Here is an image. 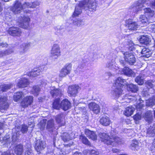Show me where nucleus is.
<instances>
[{"instance_id":"48","label":"nucleus","mask_w":155,"mask_h":155,"mask_svg":"<svg viewBox=\"0 0 155 155\" xmlns=\"http://www.w3.org/2000/svg\"><path fill=\"white\" fill-rule=\"evenodd\" d=\"M62 138L64 142H67L71 140L69 134L67 133H64Z\"/></svg>"},{"instance_id":"19","label":"nucleus","mask_w":155,"mask_h":155,"mask_svg":"<svg viewBox=\"0 0 155 155\" xmlns=\"http://www.w3.org/2000/svg\"><path fill=\"white\" fill-rule=\"evenodd\" d=\"M71 104L67 99L63 100L61 103V108L64 111H66L71 108Z\"/></svg>"},{"instance_id":"30","label":"nucleus","mask_w":155,"mask_h":155,"mask_svg":"<svg viewBox=\"0 0 155 155\" xmlns=\"http://www.w3.org/2000/svg\"><path fill=\"white\" fill-rule=\"evenodd\" d=\"M81 2H80L79 4L75 7L73 15V17L78 16L81 13L82 9L81 8L83 7V6H81L80 5ZM83 7H84L83 6Z\"/></svg>"},{"instance_id":"4","label":"nucleus","mask_w":155,"mask_h":155,"mask_svg":"<svg viewBox=\"0 0 155 155\" xmlns=\"http://www.w3.org/2000/svg\"><path fill=\"white\" fill-rule=\"evenodd\" d=\"M80 5L81 6H84L85 8H87L91 11H95L96 10V3L91 0H84L81 2Z\"/></svg>"},{"instance_id":"51","label":"nucleus","mask_w":155,"mask_h":155,"mask_svg":"<svg viewBox=\"0 0 155 155\" xmlns=\"http://www.w3.org/2000/svg\"><path fill=\"white\" fill-rule=\"evenodd\" d=\"M30 4V8H33L38 6L40 4V2L38 1H35L33 2H31Z\"/></svg>"},{"instance_id":"28","label":"nucleus","mask_w":155,"mask_h":155,"mask_svg":"<svg viewBox=\"0 0 155 155\" xmlns=\"http://www.w3.org/2000/svg\"><path fill=\"white\" fill-rule=\"evenodd\" d=\"M141 53L142 56L146 58H149L151 55L152 52L149 49L144 48L142 49Z\"/></svg>"},{"instance_id":"16","label":"nucleus","mask_w":155,"mask_h":155,"mask_svg":"<svg viewBox=\"0 0 155 155\" xmlns=\"http://www.w3.org/2000/svg\"><path fill=\"white\" fill-rule=\"evenodd\" d=\"M88 107L90 110L96 114H98L100 112V108L98 105L94 102H91L88 104Z\"/></svg>"},{"instance_id":"10","label":"nucleus","mask_w":155,"mask_h":155,"mask_svg":"<svg viewBox=\"0 0 155 155\" xmlns=\"http://www.w3.org/2000/svg\"><path fill=\"white\" fill-rule=\"evenodd\" d=\"M126 26L130 30H134L138 28V25L135 22L133 21L131 19H129L126 21Z\"/></svg>"},{"instance_id":"20","label":"nucleus","mask_w":155,"mask_h":155,"mask_svg":"<svg viewBox=\"0 0 155 155\" xmlns=\"http://www.w3.org/2000/svg\"><path fill=\"white\" fill-rule=\"evenodd\" d=\"M64 116L63 114H60L57 116L56 120L59 126L64 125L65 124Z\"/></svg>"},{"instance_id":"32","label":"nucleus","mask_w":155,"mask_h":155,"mask_svg":"<svg viewBox=\"0 0 155 155\" xmlns=\"http://www.w3.org/2000/svg\"><path fill=\"white\" fill-rule=\"evenodd\" d=\"M24 96V95L21 92H17L15 93L13 95L14 100L16 102L18 101Z\"/></svg>"},{"instance_id":"14","label":"nucleus","mask_w":155,"mask_h":155,"mask_svg":"<svg viewBox=\"0 0 155 155\" xmlns=\"http://www.w3.org/2000/svg\"><path fill=\"white\" fill-rule=\"evenodd\" d=\"M46 147L45 143L43 141L38 140L36 141L35 148L37 152H40Z\"/></svg>"},{"instance_id":"15","label":"nucleus","mask_w":155,"mask_h":155,"mask_svg":"<svg viewBox=\"0 0 155 155\" xmlns=\"http://www.w3.org/2000/svg\"><path fill=\"white\" fill-rule=\"evenodd\" d=\"M29 84V82L27 78H22L19 80L17 86L19 88H22L26 87Z\"/></svg>"},{"instance_id":"8","label":"nucleus","mask_w":155,"mask_h":155,"mask_svg":"<svg viewBox=\"0 0 155 155\" xmlns=\"http://www.w3.org/2000/svg\"><path fill=\"white\" fill-rule=\"evenodd\" d=\"M124 58L126 61L130 65L133 64L136 62V58L133 54L128 52L124 53Z\"/></svg>"},{"instance_id":"60","label":"nucleus","mask_w":155,"mask_h":155,"mask_svg":"<svg viewBox=\"0 0 155 155\" xmlns=\"http://www.w3.org/2000/svg\"><path fill=\"white\" fill-rule=\"evenodd\" d=\"M99 152L95 150H91V155H99Z\"/></svg>"},{"instance_id":"3","label":"nucleus","mask_w":155,"mask_h":155,"mask_svg":"<svg viewBox=\"0 0 155 155\" xmlns=\"http://www.w3.org/2000/svg\"><path fill=\"white\" fill-rule=\"evenodd\" d=\"M146 0H139L134 3L130 7V11L132 13L137 14L139 12L141 11L144 7V4Z\"/></svg>"},{"instance_id":"11","label":"nucleus","mask_w":155,"mask_h":155,"mask_svg":"<svg viewBox=\"0 0 155 155\" xmlns=\"http://www.w3.org/2000/svg\"><path fill=\"white\" fill-rule=\"evenodd\" d=\"M33 98L32 96H28L25 97L22 100L21 103V106L24 107H27L31 105L32 103Z\"/></svg>"},{"instance_id":"22","label":"nucleus","mask_w":155,"mask_h":155,"mask_svg":"<svg viewBox=\"0 0 155 155\" xmlns=\"http://www.w3.org/2000/svg\"><path fill=\"white\" fill-rule=\"evenodd\" d=\"M79 89V87L78 86L76 85L71 86L69 87L68 93L71 96H75Z\"/></svg>"},{"instance_id":"62","label":"nucleus","mask_w":155,"mask_h":155,"mask_svg":"<svg viewBox=\"0 0 155 155\" xmlns=\"http://www.w3.org/2000/svg\"><path fill=\"white\" fill-rule=\"evenodd\" d=\"M63 28V27L62 26H58L56 27L55 28V29L56 30L58 31L61 29H62Z\"/></svg>"},{"instance_id":"40","label":"nucleus","mask_w":155,"mask_h":155,"mask_svg":"<svg viewBox=\"0 0 155 155\" xmlns=\"http://www.w3.org/2000/svg\"><path fill=\"white\" fill-rule=\"evenodd\" d=\"M13 86L12 84H2L0 86L1 91L3 92L6 91L7 90L11 88Z\"/></svg>"},{"instance_id":"21","label":"nucleus","mask_w":155,"mask_h":155,"mask_svg":"<svg viewBox=\"0 0 155 155\" xmlns=\"http://www.w3.org/2000/svg\"><path fill=\"white\" fill-rule=\"evenodd\" d=\"M85 134L89 139H91L92 140H94L97 139V136L94 131L86 129L85 130Z\"/></svg>"},{"instance_id":"7","label":"nucleus","mask_w":155,"mask_h":155,"mask_svg":"<svg viewBox=\"0 0 155 155\" xmlns=\"http://www.w3.org/2000/svg\"><path fill=\"white\" fill-rule=\"evenodd\" d=\"M72 64L71 63L66 64L60 71L59 76L63 78L70 73L72 68Z\"/></svg>"},{"instance_id":"5","label":"nucleus","mask_w":155,"mask_h":155,"mask_svg":"<svg viewBox=\"0 0 155 155\" xmlns=\"http://www.w3.org/2000/svg\"><path fill=\"white\" fill-rule=\"evenodd\" d=\"M61 55V49L58 44H54L51 47L50 52V57L53 59H57Z\"/></svg>"},{"instance_id":"1","label":"nucleus","mask_w":155,"mask_h":155,"mask_svg":"<svg viewBox=\"0 0 155 155\" xmlns=\"http://www.w3.org/2000/svg\"><path fill=\"white\" fill-rule=\"evenodd\" d=\"M127 84L126 80L122 77H119L115 81L112 90L111 92V96L117 98L122 94L123 86Z\"/></svg>"},{"instance_id":"13","label":"nucleus","mask_w":155,"mask_h":155,"mask_svg":"<svg viewBox=\"0 0 155 155\" xmlns=\"http://www.w3.org/2000/svg\"><path fill=\"white\" fill-rule=\"evenodd\" d=\"M121 73L128 77H134L135 75V73L132 70L127 67L122 69Z\"/></svg>"},{"instance_id":"58","label":"nucleus","mask_w":155,"mask_h":155,"mask_svg":"<svg viewBox=\"0 0 155 155\" xmlns=\"http://www.w3.org/2000/svg\"><path fill=\"white\" fill-rule=\"evenodd\" d=\"M80 106L79 105L78 107H76V109L77 110L78 109L81 111L85 112L86 111V109L84 107H79Z\"/></svg>"},{"instance_id":"49","label":"nucleus","mask_w":155,"mask_h":155,"mask_svg":"<svg viewBox=\"0 0 155 155\" xmlns=\"http://www.w3.org/2000/svg\"><path fill=\"white\" fill-rule=\"evenodd\" d=\"M21 128V131L23 134L26 133L28 131V127L25 125H22L20 127Z\"/></svg>"},{"instance_id":"44","label":"nucleus","mask_w":155,"mask_h":155,"mask_svg":"<svg viewBox=\"0 0 155 155\" xmlns=\"http://www.w3.org/2000/svg\"><path fill=\"white\" fill-rule=\"evenodd\" d=\"M91 60H90V59L89 58H86L84 60H83L82 62L78 66V69L79 68L81 69L83 68L84 67L85 64L86 63L89 62Z\"/></svg>"},{"instance_id":"42","label":"nucleus","mask_w":155,"mask_h":155,"mask_svg":"<svg viewBox=\"0 0 155 155\" xmlns=\"http://www.w3.org/2000/svg\"><path fill=\"white\" fill-rule=\"evenodd\" d=\"M13 51L12 49L0 51V57L9 55L12 53Z\"/></svg>"},{"instance_id":"35","label":"nucleus","mask_w":155,"mask_h":155,"mask_svg":"<svg viewBox=\"0 0 155 155\" xmlns=\"http://www.w3.org/2000/svg\"><path fill=\"white\" fill-rule=\"evenodd\" d=\"M73 25L75 27H79L83 25V21L79 19L75 18L73 20Z\"/></svg>"},{"instance_id":"17","label":"nucleus","mask_w":155,"mask_h":155,"mask_svg":"<svg viewBox=\"0 0 155 155\" xmlns=\"http://www.w3.org/2000/svg\"><path fill=\"white\" fill-rule=\"evenodd\" d=\"M8 106L6 97H0V109L1 110L7 109Z\"/></svg>"},{"instance_id":"39","label":"nucleus","mask_w":155,"mask_h":155,"mask_svg":"<svg viewBox=\"0 0 155 155\" xmlns=\"http://www.w3.org/2000/svg\"><path fill=\"white\" fill-rule=\"evenodd\" d=\"M53 107L54 108L59 110L61 108V103L60 104V99L59 97L55 99L53 103Z\"/></svg>"},{"instance_id":"31","label":"nucleus","mask_w":155,"mask_h":155,"mask_svg":"<svg viewBox=\"0 0 155 155\" xmlns=\"http://www.w3.org/2000/svg\"><path fill=\"white\" fill-rule=\"evenodd\" d=\"M15 151L17 155H21L23 152V146L21 144L16 145L15 148Z\"/></svg>"},{"instance_id":"38","label":"nucleus","mask_w":155,"mask_h":155,"mask_svg":"<svg viewBox=\"0 0 155 155\" xmlns=\"http://www.w3.org/2000/svg\"><path fill=\"white\" fill-rule=\"evenodd\" d=\"M40 91V87L38 86H34L31 91V93L35 96H37Z\"/></svg>"},{"instance_id":"6","label":"nucleus","mask_w":155,"mask_h":155,"mask_svg":"<svg viewBox=\"0 0 155 155\" xmlns=\"http://www.w3.org/2000/svg\"><path fill=\"white\" fill-rule=\"evenodd\" d=\"M30 18L28 16H24L19 18L18 25L19 27L27 29L29 26Z\"/></svg>"},{"instance_id":"24","label":"nucleus","mask_w":155,"mask_h":155,"mask_svg":"<svg viewBox=\"0 0 155 155\" xmlns=\"http://www.w3.org/2000/svg\"><path fill=\"white\" fill-rule=\"evenodd\" d=\"M30 46L29 43H23L21 45L19 48V51L21 54L25 53L28 48Z\"/></svg>"},{"instance_id":"37","label":"nucleus","mask_w":155,"mask_h":155,"mask_svg":"<svg viewBox=\"0 0 155 155\" xmlns=\"http://www.w3.org/2000/svg\"><path fill=\"white\" fill-rule=\"evenodd\" d=\"M144 77V74H140L137 77L135 78V81L140 85L143 84V83Z\"/></svg>"},{"instance_id":"50","label":"nucleus","mask_w":155,"mask_h":155,"mask_svg":"<svg viewBox=\"0 0 155 155\" xmlns=\"http://www.w3.org/2000/svg\"><path fill=\"white\" fill-rule=\"evenodd\" d=\"M46 124V121L45 120H42L41 121L38 125V127L40 128V130H44Z\"/></svg>"},{"instance_id":"26","label":"nucleus","mask_w":155,"mask_h":155,"mask_svg":"<svg viewBox=\"0 0 155 155\" xmlns=\"http://www.w3.org/2000/svg\"><path fill=\"white\" fill-rule=\"evenodd\" d=\"M100 121L101 124L104 126L109 125L110 122L109 118L105 115L103 116L100 119Z\"/></svg>"},{"instance_id":"27","label":"nucleus","mask_w":155,"mask_h":155,"mask_svg":"<svg viewBox=\"0 0 155 155\" xmlns=\"http://www.w3.org/2000/svg\"><path fill=\"white\" fill-rule=\"evenodd\" d=\"M140 41L141 43L145 45L150 44L151 40L147 35H142L140 38Z\"/></svg>"},{"instance_id":"55","label":"nucleus","mask_w":155,"mask_h":155,"mask_svg":"<svg viewBox=\"0 0 155 155\" xmlns=\"http://www.w3.org/2000/svg\"><path fill=\"white\" fill-rule=\"evenodd\" d=\"M30 5V4L28 2H26L24 3L22 5V9L25 8L27 7H29Z\"/></svg>"},{"instance_id":"45","label":"nucleus","mask_w":155,"mask_h":155,"mask_svg":"<svg viewBox=\"0 0 155 155\" xmlns=\"http://www.w3.org/2000/svg\"><path fill=\"white\" fill-rule=\"evenodd\" d=\"M155 134V129L153 128H149L148 129L147 136L149 137H153Z\"/></svg>"},{"instance_id":"54","label":"nucleus","mask_w":155,"mask_h":155,"mask_svg":"<svg viewBox=\"0 0 155 155\" xmlns=\"http://www.w3.org/2000/svg\"><path fill=\"white\" fill-rule=\"evenodd\" d=\"M3 140L5 144H8L10 143V139L9 136H6L3 138Z\"/></svg>"},{"instance_id":"9","label":"nucleus","mask_w":155,"mask_h":155,"mask_svg":"<svg viewBox=\"0 0 155 155\" xmlns=\"http://www.w3.org/2000/svg\"><path fill=\"white\" fill-rule=\"evenodd\" d=\"M10 35L14 36L19 37L21 35L22 31L21 29L17 27H13L10 28L8 31Z\"/></svg>"},{"instance_id":"18","label":"nucleus","mask_w":155,"mask_h":155,"mask_svg":"<svg viewBox=\"0 0 155 155\" xmlns=\"http://www.w3.org/2000/svg\"><path fill=\"white\" fill-rule=\"evenodd\" d=\"M62 92L61 90L56 88L54 87L51 88L50 93L53 97H56L58 96H61L62 95Z\"/></svg>"},{"instance_id":"25","label":"nucleus","mask_w":155,"mask_h":155,"mask_svg":"<svg viewBox=\"0 0 155 155\" xmlns=\"http://www.w3.org/2000/svg\"><path fill=\"white\" fill-rule=\"evenodd\" d=\"M46 128L50 132H53L55 129L54 120L51 119L48 120L47 123Z\"/></svg>"},{"instance_id":"53","label":"nucleus","mask_w":155,"mask_h":155,"mask_svg":"<svg viewBox=\"0 0 155 155\" xmlns=\"http://www.w3.org/2000/svg\"><path fill=\"white\" fill-rule=\"evenodd\" d=\"M142 97L145 99H146V98H148L150 95L147 91L145 90L144 89L142 92Z\"/></svg>"},{"instance_id":"29","label":"nucleus","mask_w":155,"mask_h":155,"mask_svg":"<svg viewBox=\"0 0 155 155\" xmlns=\"http://www.w3.org/2000/svg\"><path fill=\"white\" fill-rule=\"evenodd\" d=\"M144 117L146 121L149 123H151L153 120V115L152 112L150 110L147 111L145 114Z\"/></svg>"},{"instance_id":"33","label":"nucleus","mask_w":155,"mask_h":155,"mask_svg":"<svg viewBox=\"0 0 155 155\" xmlns=\"http://www.w3.org/2000/svg\"><path fill=\"white\" fill-rule=\"evenodd\" d=\"M125 85L127 86L128 90L133 92L135 93L138 91V88L136 85L133 84H128L127 83V84H125Z\"/></svg>"},{"instance_id":"43","label":"nucleus","mask_w":155,"mask_h":155,"mask_svg":"<svg viewBox=\"0 0 155 155\" xmlns=\"http://www.w3.org/2000/svg\"><path fill=\"white\" fill-rule=\"evenodd\" d=\"M145 84L147 88H152L155 86V81L148 80L147 81Z\"/></svg>"},{"instance_id":"23","label":"nucleus","mask_w":155,"mask_h":155,"mask_svg":"<svg viewBox=\"0 0 155 155\" xmlns=\"http://www.w3.org/2000/svg\"><path fill=\"white\" fill-rule=\"evenodd\" d=\"M42 69L40 68H36L34 69L32 71L29 72L28 76L31 77H35L40 74Z\"/></svg>"},{"instance_id":"56","label":"nucleus","mask_w":155,"mask_h":155,"mask_svg":"<svg viewBox=\"0 0 155 155\" xmlns=\"http://www.w3.org/2000/svg\"><path fill=\"white\" fill-rule=\"evenodd\" d=\"M144 106V104H143L141 103H140V104H138L136 106V108H137V110H140L142 109V108Z\"/></svg>"},{"instance_id":"41","label":"nucleus","mask_w":155,"mask_h":155,"mask_svg":"<svg viewBox=\"0 0 155 155\" xmlns=\"http://www.w3.org/2000/svg\"><path fill=\"white\" fill-rule=\"evenodd\" d=\"M107 67L110 69L114 70H117L119 68L118 66H116L115 63L112 61L108 63L107 64Z\"/></svg>"},{"instance_id":"63","label":"nucleus","mask_w":155,"mask_h":155,"mask_svg":"<svg viewBox=\"0 0 155 155\" xmlns=\"http://www.w3.org/2000/svg\"><path fill=\"white\" fill-rule=\"evenodd\" d=\"M112 151L113 153H117L119 152L120 150L118 149H117L115 148H114L112 149Z\"/></svg>"},{"instance_id":"2","label":"nucleus","mask_w":155,"mask_h":155,"mask_svg":"<svg viewBox=\"0 0 155 155\" xmlns=\"http://www.w3.org/2000/svg\"><path fill=\"white\" fill-rule=\"evenodd\" d=\"M116 133L114 130H111L110 137L104 133H100L99 136L101 139V141L107 145L112 146H116V143L120 141L119 137L115 136Z\"/></svg>"},{"instance_id":"57","label":"nucleus","mask_w":155,"mask_h":155,"mask_svg":"<svg viewBox=\"0 0 155 155\" xmlns=\"http://www.w3.org/2000/svg\"><path fill=\"white\" fill-rule=\"evenodd\" d=\"M83 153L84 155H91V150H85L84 151Z\"/></svg>"},{"instance_id":"64","label":"nucleus","mask_w":155,"mask_h":155,"mask_svg":"<svg viewBox=\"0 0 155 155\" xmlns=\"http://www.w3.org/2000/svg\"><path fill=\"white\" fill-rule=\"evenodd\" d=\"M1 155H12L9 151H8L6 152L3 153Z\"/></svg>"},{"instance_id":"59","label":"nucleus","mask_w":155,"mask_h":155,"mask_svg":"<svg viewBox=\"0 0 155 155\" xmlns=\"http://www.w3.org/2000/svg\"><path fill=\"white\" fill-rule=\"evenodd\" d=\"M131 145L132 147L137 148L138 147V142L137 141H134L131 144Z\"/></svg>"},{"instance_id":"46","label":"nucleus","mask_w":155,"mask_h":155,"mask_svg":"<svg viewBox=\"0 0 155 155\" xmlns=\"http://www.w3.org/2000/svg\"><path fill=\"white\" fill-rule=\"evenodd\" d=\"M80 139L83 143L89 146L91 145L90 142L85 136H80Z\"/></svg>"},{"instance_id":"47","label":"nucleus","mask_w":155,"mask_h":155,"mask_svg":"<svg viewBox=\"0 0 155 155\" xmlns=\"http://www.w3.org/2000/svg\"><path fill=\"white\" fill-rule=\"evenodd\" d=\"M139 19L140 21L143 23H149L148 19L145 15H140Z\"/></svg>"},{"instance_id":"12","label":"nucleus","mask_w":155,"mask_h":155,"mask_svg":"<svg viewBox=\"0 0 155 155\" xmlns=\"http://www.w3.org/2000/svg\"><path fill=\"white\" fill-rule=\"evenodd\" d=\"M22 10L21 3L18 1H16L13 6L12 8V11L15 14L20 13Z\"/></svg>"},{"instance_id":"36","label":"nucleus","mask_w":155,"mask_h":155,"mask_svg":"<svg viewBox=\"0 0 155 155\" xmlns=\"http://www.w3.org/2000/svg\"><path fill=\"white\" fill-rule=\"evenodd\" d=\"M134 110V108L131 106L127 107L124 111V115L127 117L130 116L133 114Z\"/></svg>"},{"instance_id":"61","label":"nucleus","mask_w":155,"mask_h":155,"mask_svg":"<svg viewBox=\"0 0 155 155\" xmlns=\"http://www.w3.org/2000/svg\"><path fill=\"white\" fill-rule=\"evenodd\" d=\"M126 41L127 42V45H128L130 46H132V44H133V42L130 40L128 39Z\"/></svg>"},{"instance_id":"34","label":"nucleus","mask_w":155,"mask_h":155,"mask_svg":"<svg viewBox=\"0 0 155 155\" xmlns=\"http://www.w3.org/2000/svg\"><path fill=\"white\" fill-rule=\"evenodd\" d=\"M144 10V14L147 16L148 17H153L154 14V12L153 10H152L150 8H145L144 7L143 9Z\"/></svg>"},{"instance_id":"52","label":"nucleus","mask_w":155,"mask_h":155,"mask_svg":"<svg viewBox=\"0 0 155 155\" xmlns=\"http://www.w3.org/2000/svg\"><path fill=\"white\" fill-rule=\"evenodd\" d=\"M141 113L138 112L134 116V118L136 121H138L140 120L141 117Z\"/></svg>"}]
</instances>
